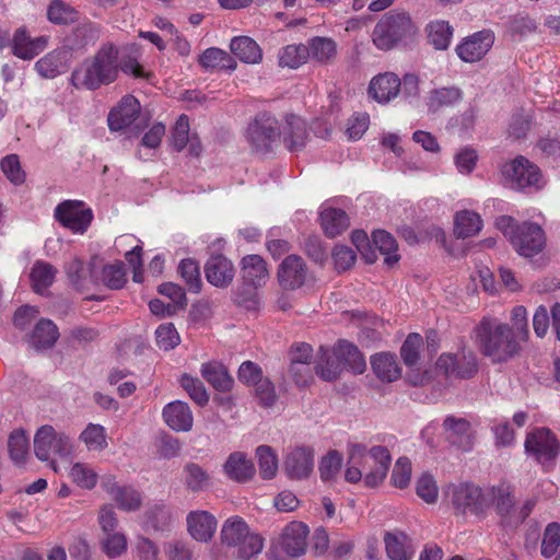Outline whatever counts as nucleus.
<instances>
[{
  "instance_id": "nucleus-57",
  "label": "nucleus",
  "mask_w": 560,
  "mask_h": 560,
  "mask_svg": "<svg viewBox=\"0 0 560 560\" xmlns=\"http://www.w3.org/2000/svg\"><path fill=\"white\" fill-rule=\"evenodd\" d=\"M10 457L13 462L23 463L28 451V440L23 430L13 431L8 441Z\"/></svg>"
},
{
  "instance_id": "nucleus-23",
  "label": "nucleus",
  "mask_w": 560,
  "mask_h": 560,
  "mask_svg": "<svg viewBox=\"0 0 560 560\" xmlns=\"http://www.w3.org/2000/svg\"><path fill=\"white\" fill-rule=\"evenodd\" d=\"M48 36L32 38L25 27H19L12 38V52L20 59L31 60L48 45Z\"/></svg>"
},
{
  "instance_id": "nucleus-21",
  "label": "nucleus",
  "mask_w": 560,
  "mask_h": 560,
  "mask_svg": "<svg viewBox=\"0 0 560 560\" xmlns=\"http://www.w3.org/2000/svg\"><path fill=\"white\" fill-rule=\"evenodd\" d=\"M140 113V103L132 95H126L120 103L113 108L107 117L108 127L113 131L128 128L137 119Z\"/></svg>"
},
{
  "instance_id": "nucleus-5",
  "label": "nucleus",
  "mask_w": 560,
  "mask_h": 560,
  "mask_svg": "<svg viewBox=\"0 0 560 560\" xmlns=\"http://www.w3.org/2000/svg\"><path fill=\"white\" fill-rule=\"evenodd\" d=\"M73 446L69 435L57 432L51 425L40 427L34 436V452L39 460H49L52 455L61 458L72 453Z\"/></svg>"
},
{
  "instance_id": "nucleus-51",
  "label": "nucleus",
  "mask_w": 560,
  "mask_h": 560,
  "mask_svg": "<svg viewBox=\"0 0 560 560\" xmlns=\"http://www.w3.org/2000/svg\"><path fill=\"white\" fill-rule=\"evenodd\" d=\"M178 272L191 293H199L202 287L199 265L195 259H183L178 266Z\"/></svg>"
},
{
  "instance_id": "nucleus-56",
  "label": "nucleus",
  "mask_w": 560,
  "mask_h": 560,
  "mask_svg": "<svg viewBox=\"0 0 560 560\" xmlns=\"http://www.w3.org/2000/svg\"><path fill=\"white\" fill-rule=\"evenodd\" d=\"M260 285L242 284L234 292V301L238 306L253 311L259 306L258 289Z\"/></svg>"
},
{
  "instance_id": "nucleus-18",
  "label": "nucleus",
  "mask_w": 560,
  "mask_h": 560,
  "mask_svg": "<svg viewBox=\"0 0 560 560\" xmlns=\"http://www.w3.org/2000/svg\"><path fill=\"white\" fill-rule=\"evenodd\" d=\"M207 281L217 288H228L234 279L233 262L221 254L211 255L205 265Z\"/></svg>"
},
{
  "instance_id": "nucleus-48",
  "label": "nucleus",
  "mask_w": 560,
  "mask_h": 560,
  "mask_svg": "<svg viewBox=\"0 0 560 560\" xmlns=\"http://www.w3.org/2000/svg\"><path fill=\"white\" fill-rule=\"evenodd\" d=\"M310 58V49L306 45H288L279 54V65L296 69L307 61Z\"/></svg>"
},
{
  "instance_id": "nucleus-33",
  "label": "nucleus",
  "mask_w": 560,
  "mask_h": 560,
  "mask_svg": "<svg viewBox=\"0 0 560 560\" xmlns=\"http://www.w3.org/2000/svg\"><path fill=\"white\" fill-rule=\"evenodd\" d=\"M201 376L218 392L232 389L234 381L226 368L215 361L203 363L200 369Z\"/></svg>"
},
{
  "instance_id": "nucleus-43",
  "label": "nucleus",
  "mask_w": 560,
  "mask_h": 560,
  "mask_svg": "<svg viewBox=\"0 0 560 560\" xmlns=\"http://www.w3.org/2000/svg\"><path fill=\"white\" fill-rule=\"evenodd\" d=\"M100 37V28L96 24L88 22L78 25L68 37L69 51L82 49L94 44Z\"/></svg>"
},
{
  "instance_id": "nucleus-14",
  "label": "nucleus",
  "mask_w": 560,
  "mask_h": 560,
  "mask_svg": "<svg viewBox=\"0 0 560 560\" xmlns=\"http://www.w3.org/2000/svg\"><path fill=\"white\" fill-rule=\"evenodd\" d=\"M315 452L312 446L296 445L290 447L284 456L283 469L290 479L307 478L314 468Z\"/></svg>"
},
{
  "instance_id": "nucleus-34",
  "label": "nucleus",
  "mask_w": 560,
  "mask_h": 560,
  "mask_svg": "<svg viewBox=\"0 0 560 560\" xmlns=\"http://www.w3.org/2000/svg\"><path fill=\"white\" fill-rule=\"evenodd\" d=\"M336 347L343 371L348 370L353 374H362L365 371V359L357 346L346 340H339Z\"/></svg>"
},
{
  "instance_id": "nucleus-6",
  "label": "nucleus",
  "mask_w": 560,
  "mask_h": 560,
  "mask_svg": "<svg viewBox=\"0 0 560 560\" xmlns=\"http://www.w3.org/2000/svg\"><path fill=\"white\" fill-rule=\"evenodd\" d=\"M502 173L510 186L517 190L526 188L538 190L545 185L539 167L524 156H517L506 163Z\"/></svg>"
},
{
  "instance_id": "nucleus-62",
  "label": "nucleus",
  "mask_w": 560,
  "mask_h": 560,
  "mask_svg": "<svg viewBox=\"0 0 560 560\" xmlns=\"http://www.w3.org/2000/svg\"><path fill=\"white\" fill-rule=\"evenodd\" d=\"M0 168L12 184L21 185L25 182V173L16 154L5 155L0 162Z\"/></svg>"
},
{
  "instance_id": "nucleus-49",
  "label": "nucleus",
  "mask_w": 560,
  "mask_h": 560,
  "mask_svg": "<svg viewBox=\"0 0 560 560\" xmlns=\"http://www.w3.org/2000/svg\"><path fill=\"white\" fill-rule=\"evenodd\" d=\"M259 472L262 479H272L278 471V456L269 445L256 448Z\"/></svg>"
},
{
  "instance_id": "nucleus-47",
  "label": "nucleus",
  "mask_w": 560,
  "mask_h": 560,
  "mask_svg": "<svg viewBox=\"0 0 560 560\" xmlns=\"http://www.w3.org/2000/svg\"><path fill=\"white\" fill-rule=\"evenodd\" d=\"M428 38L438 50H445L451 44L453 28L446 21L431 22L428 27Z\"/></svg>"
},
{
  "instance_id": "nucleus-16",
  "label": "nucleus",
  "mask_w": 560,
  "mask_h": 560,
  "mask_svg": "<svg viewBox=\"0 0 560 560\" xmlns=\"http://www.w3.org/2000/svg\"><path fill=\"white\" fill-rule=\"evenodd\" d=\"M494 43V35L491 31L483 30L474 33L456 47L458 57L465 62L481 60Z\"/></svg>"
},
{
  "instance_id": "nucleus-22",
  "label": "nucleus",
  "mask_w": 560,
  "mask_h": 560,
  "mask_svg": "<svg viewBox=\"0 0 560 560\" xmlns=\"http://www.w3.org/2000/svg\"><path fill=\"white\" fill-rule=\"evenodd\" d=\"M392 456L386 446L377 445L372 447V459L364 475V485L368 488L381 486L389 470Z\"/></svg>"
},
{
  "instance_id": "nucleus-19",
  "label": "nucleus",
  "mask_w": 560,
  "mask_h": 560,
  "mask_svg": "<svg viewBox=\"0 0 560 560\" xmlns=\"http://www.w3.org/2000/svg\"><path fill=\"white\" fill-rule=\"evenodd\" d=\"M187 532L192 539L199 542H208L212 539L218 522L214 515L208 511H191L186 517Z\"/></svg>"
},
{
  "instance_id": "nucleus-7",
  "label": "nucleus",
  "mask_w": 560,
  "mask_h": 560,
  "mask_svg": "<svg viewBox=\"0 0 560 560\" xmlns=\"http://www.w3.org/2000/svg\"><path fill=\"white\" fill-rule=\"evenodd\" d=\"M278 120L269 113H259L247 127V140L253 150L268 153L272 144L281 137Z\"/></svg>"
},
{
  "instance_id": "nucleus-63",
  "label": "nucleus",
  "mask_w": 560,
  "mask_h": 560,
  "mask_svg": "<svg viewBox=\"0 0 560 560\" xmlns=\"http://www.w3.org/2000/svg\"><path fill=\"white\" fill-rule=\"evenodd\" d=\"M421 345L422 337L419 334L412 332L407 336L400 348V355L407 366L412 368L418 363Z\"/></svg>"
},
{
  "instance_id": "nucleus-15",
  "label": "nucleus",
  "mask_w": 560,
  "mask_h": 560,
  "mask_svg": "<svg viewBox=\"0 0 560 560\" xmlns=\"http://www.w3.org/2000/svg\"><path fill=\"white\" fill-rule=\"evenodd\" d=\"M277 277L282 289L296 290L306 283L310 272L302 257L289 255L279 265Z\"/></svg>"
},
{
  "instance_id": "nucleus-40",
  "label": "nucleus",
  "mask_w": 560,
  "mask_h": 560,
  "mask_svg": "<svg viewBox=\"0 0 560 560\" xmlns=\"http://www.w3.org/2000/svg\"><path fill=\"white\" fill-rule=\"evenodd\" d=\"M372 247L384 256V262L388 266L396 264L400 258L397 254L398 245L395 237L385 230H376L372 233Z\"/></svg>"
},
{
  "instance_id": "nucleus-50",
  "label": "nucleus",
  "mask_w": 560,
  "mask_h": 560,
  "mask_svg": "<svg viewBox=\"0 0 560 560\" xmlns=\"http://www.w3.org/2000/svg\"><path fill=\"white\" fill-rule=\"evenodd\" d=\"M47 18L54 24H71L78 20V11L62 0H54L48 7Z\"/></svg>"
},
{
  "instance_id": "nucleus-2",
  "label": "nucleus",
  "mask_w": 560,
  "mask_h": 560,
  "mask_svg": "<svg viewBox=\"0 0 560 560\" xmlns=\"http://www.w3.org/2000/svg\"><path fill=\"white\" fill-rule=\"evenodd\" d=\"M474 332L481 354L493 364L505 363L521 352L522 340L516 331L495 318L483 317Z\"/></svg>"
},
{
  "instance_id": "nucleus-17",
  "label": "nucleus",
  "mask_w": 560,
  "mask_h": 560,
  "mask_svg": "<svg viewBox=\"0 0 560 560\" xmlns=\"http://www.w3.org/2000/svg\"><path fill=\"white\" fill-rule=\"evenodd\" d=\"M102 488L117 503L118 508L130 512L141 506V494L131 486L119 485L114 476H104L101 482Z\"/></svg>"
},
{
  "instance_id": "nucleus-20",
  "label": "nucleus",
  "mask_w": 560,
  "mask_h": 560,
  "mask_svg": "<svg viewBox=\"0 0 560 560\" xmlns=\"http://www.w3.org/2000/svg\"><path fill=\"white\" fill-rule=\"evenodd\" d=\"M69 60L70 51L68 47H60L38 59L34 68L39 77L44 79H55L68 70Z\"/></svg>"
},
{
  "instance_id": "nucleus-55",
  "label": "nucleus",
  "mask_w": 560,
  "mask_h": 560,
  "mask_svg": "<svg viewBox=\"0 0 560 560\" xmlns=\"http://www.w3.org/2000/svg\"><path fill=\"white\" fill-rule=\"evenodd\" d=\"M342 466V456L338 451H329L319 462V474L323 481L336 478Z\"/></svg>"
},
{
  "instance_id": "nucleus-29",
  "label": "nucleus",
  "mask_w": 560,
  "mask_h": 560,
  "mask_svg": "<svg viewBox=\"0 0 560 560\" xmlns=\"http://www.w3.org/2000/svg\"><path fill=\"white\" fill-rule=\"evenodd\" d=\"M400 91V79L392 72L374 77L369 86V95L378 103H388Z\"/></svg>"
},
{
  "instance_id": "nucleus-54",
  "label": "nucleus",
  "mask_w": 560,
  "mask_h": 560,
  "mask_svg": "<svg viewBox=\"0 0 560 560\" xmlns=\"http://www.w3.org/2000/svg\"><path fill=\"white\" fill-rule=\"evenodd\" d=\"M80 440L90 451H102L107 446L105 429L101 424H88L80 434Z\"/></svg>"
},
{
  "instance_id": "nucleus-46",
  "label": "nucleus",
  "mask_w": 560,
  "mask_h": 560,
  "mask_svg": "<svg viewBox=\"0 0 560 560\" xmlns=\"http://www.w3.org/2000/svg\"><path fill=\"white\" fill-rule=\"evenodd\" d=\"M184 482L188 490L199 492L210 483V476L199 464L187 463L184 466Z\"/></svg>"
},
{
  "instance_id": "nucleus-38",
  "label": "nucleus",
  "mask_w": 560,
  "mask_h": 560,
  "mask_svg": "<svg viewBox=\"0 0 560 560\" xmlns=\"http://www.w3.org/2000/svg\"><path fill=\"white\" fill-rule=\"evenodd\" d=\"M320 224L328 237H335L348 229L349 217L342 209L327 208L320 212Z\"/></svg>"
},
{
  "instance_id": "nucleus-39",
  "label": "nucleus",
  "mask_w": 560,
  "mask_h": 560,
  "mask_svg": "<svg viewBox=\"0 0 560 560\" xmlns=\"http://www.w3.org/2000/svg\"><path fill=\"white\" fill-rule=\"evenodd\" d=\"M492 502L495 506L497 513L502 518V524L504 526H512L510 522L513 520V515L515 513V502L508 486H499L492 489Z\"/></svg>"
},
{
  "instance_id": "nucleus-30",
  "label": "nucleus",
  "mask_w": 560,
  "mask_h": 560,
  "mask_svg": "<svg viewBox=\"0 0 560 560\" xmlns=\"http://www.w3.org/2000/svg\"><path fill=\"white\" fill-rule=\"evenodd\" d=\"M371 366L382 382H394L401 375V369L395 354L390 352H380L371 357Z\"/></svg>"
},
{
  "instance_id": "nucleus-24",
  "label": "nucleus",
  "mask_w": 560,
  "mask_h": 560,
  "mask_svg": "<svg viewBox=\"0 0 560 560\" xmlns=\"http://www.w3.org/2000/svg\"><path fill=\"white\" fill-rule=\"evenodd\" d=\"M162 417L166 425L176 432H188L194 424V416L187 402L174 400L164 406Z\"/></svg>"
},
{
  "instance_id": "nucleus-36",
  "label": "nucleus",
  "mask_w": 560,
  "mask_h": 560,
  "mask_svg": "<svg viewBox=\"0 0 560 560\" xmlns=\"http://www.w3.org/2000/svg\"><path fill=\"white\" fill-rule=\"evenodd\" d=\"M463 93L458 88H440L429 92L427 106L430 113H438L443 108L451 107L462 100Z\"/></svg>"
},
{
  "instance_id": "nucleus-10",
  "label": "nucleus",
  "mask_w": 560,
  "mask_h": 560,
  "mask_svg": "<svg viewBox=\"0 0 560 560\" xmlns=\"http://www.w3.org/2000/svg\"><path fill=\"white\" fill-rule=\"evenodd\" d=\"M54 218L74 233H84L92 222L93 213L82 201L65 200L57 205Z\"/></svg>"
},
{
  "instance_id": "nucleus-4",
  "label": "nucleus",
  "mask_w": 560,
  "mask_h": 560,
  "mask_svg": "<svg viewBox=\"0 0 560 560\" xmlns=\"http://www.w3.org/2000/svg\"><path fill=\"white\" fill-rule=\"evenodd\" d=\"M417 27L409 13L400 10H390L376 23L372 39L382 50H390L401 42L412 37Z\"/></svg>"
},
{
  "instance_id": "nucleus-25",
  "label": "nucleus",
  "mask_w": 560,
  "mask_h": 560,
  "mask_svg": "<svg viewBox=\"0 0 560 560\" xmlns=\"http://www.w3.org/2000/svg\"><path fill=\"white\" fill-rule=\"evenodd\" d=\"M446 440L464 452L472 448L474 436L470 423L464 418L448 416L443 422Z\"/></svg>"
},
{
  "instance_id": "nucleus-12",
  "label": "nucleus",
  "mask_w": 560,
  "mask_h": 560,
  "mask_svg": "<svg viewBox=\"0 0 560 560\" xmlns=\"http://www.w3.org/2000/svg\"><path fill=\"white\" fill-rule=\"evenodd\" d=\"M308 527L301 522H291L273 538L271 545L273 548L281 549L287 556L299 558L306 552Z\"/></svg>"
},
{
  "instance_id": "nucleus-32",
  "label": "nucleus",
  "mask_w": 560,
  "mask_h": 560,
  "mask_svg": "<svg viewBox=\"0 0 560 560\" xmlns=\"http://www.w3.org/2000/svg\"><path fill=\"white\" fill-rule=\"evenodd\" d=\"M384 542L390 560H411L415 555L411 539L402 532L387 533Z\"/></svg>"
},
{
  "instance_id": "nucleus-1",
  "label": "nucleus",
  "mask_w": 560,
  "mask_h": 560,
  "mask_svg": "<svg viewBox=\"0 0 560 560\" xmlns=\"http://www.w3.org/2000/svg\"><path fill=\"white\" fill-rule=\"evenodd\" d=\"M122 72L136 79H149L136 56L124 54L113 43H104L93 56L74 68L70 82L78 90L95 91L114 83Z\"/></svg>"
},
{
  "instance_id": "nucleus-64",
  "label": "nucleus",
  "mask_w": 560,
  "mask_h": 560,
  "mask_svg": "<svg viewBox=\"0 0 560 560\" xmlns=\"http://www.w3.org/2000/svg\"><path fill=\"white\" fill-rule=\"evenodd\" d=\"M372 459V447L370 450L362 443L348 444V464L360 467L363 474L366 472Z\"/></svg>"
},
{
  "instance_id": "nucleus-37",
  "label": "nucleus",
  "mask_w": 560,
  "mask_h": 560,
  "mask_svg": "<svg viewBox=\"0 0 560 560\" xmlns=\"http://www.w3.org/2000/svg\"><path fill=\"white\" fill-rule=\"evenodd\" d=\"M310 49V58L322 63H331L337 56V43L329 37L315 36L306 44Z\"/></svg>"
},
{
  "instance_id": "nucleus-3",
  "label": "nucleus",
  "mask_w": 560,
  "mask_h": 560,
  "mask_svg": "<svg viewBox=\"0 0 560 560\" xmlns=\"http://www.w3.org/2000/svg\"><path fill=\"white\" fill-rule=\"evenodd\" d=\"M220 537L223 545L235 548V556L240 560L256 558L264 549V537L250 532L247 523L236 515L223 523Z\"/></svg>"
},
{
  "instance_id": "nucleus-26",
  "label": "nucleus",
  "mask_w": 560,
  "mask_h": 560,
  "mask_svg": "<svg viewBox=\"0 0 560 560\" xmlns=\"http://www.w3.org/2000/svg\"><path fill=\"white\" fill-rule=\"evenodd\" d=\"M241 279L249 285L265 287L269 280V270L266 260L256 254H249L240 262Z\"/></svg>"
},
{
  "instance_id": "nucleus-60",
  "label": "nucleus",
  "mask_w": 560,
  "mask_h": 560,
  "mask_svg": "<svg viewBox=\"0 0 560 560\" xmlns=\"http://www.w3.org/2000/svg\"><path fill=\"white\" fill-rule=\"evenodd\" d=\"M411 462L408 457H399L393 468L390 475V483L395 488L405 489L409 486L411 480Z\"/></svg>"
},
{
  "instance_id": "nucleus-9",
  "label": "nucleus",
  "mask_w": 560,
  "mask_h": 560,
  "mask_svg": "<svg viewBox=\"0 0 560 560\" xmlns=\"http://www.w3.org/2000/svg\"><path fill=\"white\" fill-rule=\"evenodd\" d=\"M436 370L447 378L468 380L478 372L477 357L470 350L442 353L436 361Z\"/></svg>"
},
{
  "instance_id": "nucleus-35",
  "label": "nucleus",
  "mask_w": 560,
  "mask_h": 560,
  "mask_svg": "<svg viewBox=\"0 0 560 560\" xmlns=\"http://www.w3.org/2000/svg\"><path fill=\"white\" fill-rule=\"evenodd\" d=\"M232 54L245 63H258L262 59V50L259 45L248 36L234 37L231 40Z\"/></svg>"
},
{
  "instance_id": "nucleus-11",
  "label": "nucleus",
  "mask_w": 560,
  "mask_h": 560,
  "mask_svg": "<svg viewBox=\"0 0 560 560\" xmlns=\"http://www.w3.org/2000/svg\"><path fill=\"white\" fill-rule=\"evenodd\" d=\"M525 451L541 465H548L558 456L560 444L549 429L539 428L527 434Z\"/></svg>"
},
{
  "instance_id": "nucleus-8",
  "label": "nucleus",
  "mask_w": 560,
  "mask_h": 560,
  "mask_svg": "<svg viewBox=\"0 0 560 560\" xmlns=\"http://www.w3.org/2000/svg\"><path fill=\"white\" fill-rule=\"evenodd\" d=\"M453 508L459 514H482L490 504V499L472 483H459L450 488Z\"/></svg>"
},
{
  "instance_id": "nucleus-59",
  "label": "nucleus",
  "mask_w": 560,
  "mask_h": 560,
  "mask_svg": "<svg viewBox=\"0 0 560 560\" xmlns=\"http://www.w3.org/2000/svg\"><path fill=\"white\" fill-rule=\"evenodd\" d=\"M70 478L80 488L93 489L97 482V474L86 464L75 463L70 469Z\"/></svg>"
},
{
  "instance_id": "nucleus-41",
  "label": "nucleus",
  "mask_w": 560,
  "mask_h": 560,
  "mask_svg": "<svg viewBox=\"0 0 560 560\" xmlns=\"http://www.w3.org/2000/svg\"><path fill=\"white\" fill-rule=\"evenodd\" d=\"M59 338L57 326L46 318H42L35 325L31 336V342L36 349L51 348Z\"/></svg>"
},
{
  "instance_id": "nucleus-53",
  "label": "nucleus",
  "mask_w": 560,
  "mask_h": 560,
  "mask_svg": "<svg viewBox=\"0 0 560 560\" xmlns=\"http://www.w3.org/2000/svg\"><path fill=\"white\" fill-rule=\"evenodd\" d=\"M179 384L198 406L203 407L208 404L209 395L199 378L183 374Z\"/></svg>"
},
{
  "instance_id": "nucleus-42",
  "label": "nucleus",
  "mask_w": 560,
  "mask_h": 560,
  "mask_svg": "<svg viewBox=\"0 0 560 560\" xmlns=\"http://www.w3.org/2000/svg\"><path fill=\"white\" fill-rule=\"evenodd\" d=\"M482 228L480 215L474 211L463 210L455 215L454 233L458 238L476 235Z\"/></svg>"
},
{
  "instance_id": "nucleus-45",
  "label": "nucleus",
  "mask_w": 560,
  "mask_h": 560,
  "mask_svg": "<svg viewBox=\"0 0 560 560\" xmlns=\"http://www.w3.org/2000/svg\"><path fill=\"white\" fill-rule=\"evenodd\" d=\"M199 63L205 69L234 70L236 68L234 59L225 50L215 47L206 49L199 57Z\"/></svg>"
},
{
  "instance_id": "nucleus-44",
  "label": "nucleus",
  "mask_w": 560,
  "mask_h": 560,
  "mask_svg": "<svg viewBox=\"0 0 560 560\" xmlns=\"http://www.w3.org/2000/svg\"><path fill=\"white\" fill-rule=\"evenodd\" d=\"M57 269L42 260H37L31 270V281L36 293H43L55 280Z\"/></svg>"
},
{
  "instance_id": "nucleus-61",
  "label": "nucleus",
  "mask_w": 560,
  "mask_h": 560,
  "mask_svg": "<svg viewBox=\"0 0 560 560\" xmlns=\"http://www.w3.org/2000/svg\"><path fill=\"white\" fill-rule=\"evenodd\" d=\"M416 492L428 504L436 502L439 495V488L433 476L429 472H423L416 481Z\"/></svg>"
},
{
  "instance_id": "nucleus-13",
  "label": "nucleus",
  "mask_w": 560,
  "mask_h": 560,
  "mask_svg": "<svg viewBox=\"0 0 560 560\" xmlns=\"http://www.w3.org/2000/svg\"><path fill=\"white\" fill-rule=\"evenodd\" d=\"M516 231L510 243L521 256L533 257L544 249L546 236L538 224L523 222Z\"/></svg>"
},
{
  "instance_id": "nucleus-27",
  "label": "nucleus",
  "mask_w": 560,
  "mask_h": 560,
  "mask_svg": "<svg viewBox=\"0 0 560 560\" xmlns=\"http://www.w3.org/2000/svg\"><path fill=\"white\" fill-rule=\"evenodd\" d=\"M281 136L285 148L290 152L301 151L307 140V131L305 121L293 114L287 115L284 125L281 128Z\"/></svg>"
},
{
  "instance_id": "nucleus-52",
  "label": "nucleus",
  "mask_w": 560,
  "mask_h": 560,
  "mask_svg": "<svg viewBox=\"0 0 560 560\" xmlns=\"http://www.w3.org/2000/svg\"><path fill=\"white\" fill-rule=\"evenodd\" d=\"M102 282L110 290L121 289L126 282V271L121 261L108 264L103 267Z\"/></svg>"
},
{
  "instance_id": "nucleus-28",
  "label": "nucleus",
  "mask_w": 560,
  "mask_h": 560,
  "mask_svg": "<svg viewBox=\"0 0 560 560\" xmlns=\"http://www.w3.org/2000/svg\"><path fill=\"white\" fill-rule=\"evenodd\" d=\"M225 476L240 483L249 481L256 472L253 462L243 452H233L223 464Z\"/></svg>"
},
{
  "instance_id": "nucleus-58",
  "label": "nucleus",
  "mask_w": 560,
  "mask_h": 560,
  "mask_svg": "<svg viewBox=\"0 0 560 560\" xmlns=\"http://www.w3.org/2000/svg\"><path fill=\"white\" fill-rule=\"evenodd\" d=\"M560 547V524L549 523L544 532L540 552L545 558H551Z\"/></svg>"
},
{
  "instance_id": "nucleus-31",
  "label": "nucleus",
  "mask_w": 560,
  "mask_h": 560,
  "mask_svg": "<svg viewBox=\"0 0 560 560\" xmlns=\"http://www.w3.org/2000/svg\"><path fill=\"white\" fill-rule=\"evenodd\" d=\"M337 353V347L328 350L324 347L319 348V355L316 362V374L324 381L331 382L339 377L343 368Z\"/></svg>"
}]
</instances>
